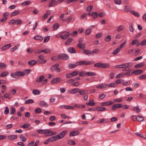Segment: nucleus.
Returning a JSON list of instances; mask_svg holds the SVG:
<instances>
[{
  "instance_id": "20",
  "label": "nucleus",
  "mask_w": 146,
  "mask_h": 146,
  "mask_svg": "<svg viewBox=\"0 0 146 146\" xmlns=\"http://www.w3.org/2000/svg\"><path fill=\"white\" fill-rule=\"evenodd\" d=\"M17 137V135H10L8 136L7 139L8 140H12L16 139Z\"/></svg>"
},
{
  "instance_id": "48",
  "label": "nucleus",
  "mask_w": 146,
  "mask_h": 146,
  "mask_svg": "<svg viewBox=\"0 0 146 146\" xmlns=\"http://www.w3.org/2000/svg\"><path fill=\"white\" fill-rule=\"evenodd\" d=\"M42 111L41 109L39 108H36L35 110V112L36 113H40L42 112Z\"/></svg>"
},
{
  "instance_id": "37",
  "label": "nucleus",
  "mask_w": 146,
  "mask_h": 146,
  "mask_svg": "<svg viewBox=\"0 0 146 146\" xmlns=\"http://www.w3.org/2000/svg\"><path fill=\"white\" fill-rule=\"evenodd\" d=\"M79 90V88H77L72 89L71 90V91L70 92V93L72 94H74L76 93H77L78 92Z\"/></svg>"
},
{
  "instance_id": "7",
  "label": "nucleus",
  "mask_w": 146,
  "mask_h": 146,
  "mask_svg": "<svg viewBox=\"0 0 146 146\" xmlns=\"http://www.w3.org/2000/svg\"><path fill=\"white\" fill-rule=\"evenodd\" d=\"M122 105L121 104H115L112 106V109L113 111L116 110V109L119 108H122Z\"/></svg>"
},
{
  "instance_id": "28",
  "label": "nucleus",
  "mask_w": 146,
  "mask_h": 146,
  "mask_svg": "<svg viewBox=\"0 0 146 146\" xmlns=\"http://www.w3.org/2000/svg\"><path fill=\"white\" fill-rule=\"evenodd\" d=\"M73 39L71 38H68L66 42H65L64 44L65 45H68L71 44L72 41H73Z\"/></svg>"
},
{
  "instance_id": "64",
  "label": "nucleus",
  "mask_w": 146,
  "mask_h": 146,
  "mask_svg": "<svg viewBox=\"0 0 146 146\" xmlns=\"http://www.w3.org/2000/svg\"><path fill=\"white\" fill-rule=\"evenodd\" d=\"M122 99L121 98L115 99L114 100V101L115 102H121Z\"/></svg>"
},
{
  "instance_id": "4",
  "label": "nucleus",
  "mask_w": 146,
  "mask_h": 146,
  "mask_svg": "<svg viewBox=\"0 0 146 146\" xmlns=\"http://www.w3.org/2000/svg\"><path fill=\"white\" fill-rule=\"evenodd\" d=\"M59 56L61 60H66L69 58V56L65 53L60 54Z\"/></svg>"
},
{
  "instance_id": "30",
  "label": "nucleus",
  "mask_w": 146,
  "mask_h": 146,
  "mask_svg": "<svg viewBox=\"0 0 146 146\" xmlns=\"http://www.w3.org/2000/svg\"><path fill=\"white\" fill-rule=\"evenodd\" d=\"M77 46L81 49H84L85 48V45L82 43H79L77 45Z\"/></svg>"
},
{
  "instance_id": "6",
  "label": "nucleus",
  "mask_w": 146,
  "mask_h": 146,
  "mask_svg": "<svg viewBox=\"0 0 146 146\" xmlns=\"http://www.w3.org/2000/svg\"><path fill=\"white\" fill-rule=\"evenodd\" d=\"M61 79L60 77L54 78L51 81V83L52 84H54L60 82Z\"/></svg>"
},
{
  "instance_id": "15",
  "label": "nucleus",
  "mask_w": 146,
  "mask_h": 146,
  "mask_svg": "<svg viewBox=\"0 0 146 146\" xmlns=\"http://www.w3.org/2000/svg\"><path fill=\"white\" fill-rule=\"evenodd\" d=\"M11 46V44H9L4 46L1 48L2 51H5L7 49L9 48Z\"/></svg>"
},
{
  "instance_id": "23",
  "label": "nucleus",
  "mask_w": 146,
  "mask_h": 146,
  "mask_svg": "<svg viewBox=\"0 0 146 146\" xmlns=\"http://www.w3.org/2000/svg\"><path fill=\"white\" fill-rule=\"evenodd\" d=\"M78 92L81 95H84L85 94H87L88 93L87 90H79Z\"/></svg>"
},
{
  "instance_id": "51",
  "label": "nucleus",
  "mask_w": 146,
  "mask_h": 146,
  "mask_svg": "<svg viewBox=\"0 0 146 146\" xmlns=\"http://www.w3.org/2000/svg\"><path fill=\"white\" fill-rule=\"evenodd\" d=\"M79 73L78 71H76L72 72L71 73V76L73 77L78 75Z\"/></svg>"
},
{
  "instance_id": "36",
  "label": "nucleus",
  "mask_w": 146,
  "mask_h": 146,
  "mask_svg": "<svg viewBox=\"0 0 146 146\" xmlns=\"http://www.w3.org/2000/svg\"><path fill=\"white\" fill-rule=\"evenodd\" d=\"M92 16L94 19H96L98 17V14L97 12H93L92 13Z\"/></svg>"
},
{
  "instance_id": "18",
  "label": "nucleus",
  "mask_w": 146,
  "mask_h": 146,
  "mask_svg": "<svg viewBox=\"0 0 146 146\" xmlns=\"http://www.w3.org/2000/svg\"><path fill=\"white\" fill-rule=\"evenodd\" d=\"M131 110L133 111H135L137 113L141 112V110L139 108L138 106H136L133 107L132 109H131Z\"/></svg>"
},
{
  "instance_id": "1",
  "label": "nucleus",
  "mask_w": 146,
  "mask_h": 146,
  "mask_svg": "<svg viewBox=\"0 0 146 146\" xmlns=\"http://www.w3.org/2000/svg\"><path fill=\"white\" fill-rule=\"evenodd\" d=\"M67 132V130H64L58 135H55L50 137L48 139V140L50 142H52L55 141L58 139H62L65 136Z\"/></svg>"
},
{
  "instance_id": "44",
  "label": "nucleus",
  "mask_w": 146,
  "mask_h": 146,
  "mask_svg": "<svg viewBox=\"0 0 146 146\" xmlns=\"http://www.w3.org/2000/svg\"><path fill=\"white\" fill-rule=\"evenodd\" d=\"M32 93L35 95H37L39 94L40 92L39 91L37 90H33Z\"/></svg>"
},
{
  "instance_id": "33",
  "label": "nucleus",
  "mask_w": 146,
  "mask_h": 146,
  "mask_svg": "<svg viewBox=\"0 0 146 146\" xmlns=\"http://www.w3.org/2000/svg\"><path fill=\"white\" fill-rule=\"evenodd\" d=\"M96 110L98 111H103L106 110V108L104 107H97L96 108Z\"/></svg>"
},
{
  "instance_id": "55",
  "label": "nucleus",
  "mask_w": 146,
  "mask_h": 146,
  "mask_svg": "<svg viewBox=\"0 0 146 146\" xmlns=\"http://www.w3.org/2000/svg\"><path fill=\"white\" fill-rule=\"evenodd\" d=\"M11 76L12 77L17 79H19V77H17V75H16V72L15 73H11Z\"/></svg>"
},
{
  "instance_id": "56",
  "label": "nucleus",
  "mask_w": 146,
  "mask_h": 146,
  "mask_svg": "<svg viewBox=\"0 0 146 146\" xmlns=\"http://www.w3.org/2000/svg\"><path fill=\"white\" fill-rule=\"evenodd\" d=\"M139 79L141 80L146 79V74H143L139 76Z\"/></svg>"
},
{
  "instance_id": "34",
  "label": "nucleus",
  "mask_w": 146,
  "mask_h": 146,
  "mask_svg": "<svg viewBox=\"0 0 146 146\" xmlns=\"http://www.w3.org/2000/svg\"><path fill=\"white\" fill-rule=\"evenodd\" d=\"M44 78V76H42L36 79V81L38 82H40L42 81Z\"/></svg>"
},
{
  "instance_id": "60",
  "label": "nucleus",
  "mask_w": 146,
  "mask_h": 146,
  "mask_svg": "<svg viewBox=\"0 0 146 146\" xmlns=\"http://www.w3.org/2000/svg\"><path fill=\"white\" fill-rule=\"evenodd\" d=\"M111 39V37L110 35H108L105 38V40L106 41L109 42Z\"/></svg>"
},
{
  "instance_id": "32",
  "label": "nucleus",
  "mask_w": 146,
  "mask_h": 146,
  "mask_svg": "<svg viewBox=\"0 0 146 146\" xmlns=\"http://www.w3.org/2000/svg\"><path fill=\"white\" fill-rule=\"evenodd\" d=\"M40 52H44L46 54H48L50 52L51 50L49 49L45 48L44 50H40Z\"/></svg>"
},
{
  "instance_id": "46",
  "label": "nucleus",
  "mask_w": 146,
  "mask_h": 146,
  "mask_svg": "<svg viewBox=\"0 0 146 146\" xmlns=\"http://www.w3.org/2000/svg\"><path fill=\"white\" fill-rule=\"evenodd\" d=\"M34 102V101L32 99H28L25 102V104H32Z\"/></svg>"
},
{
  "instance_id": "12",
  "label": "nucleus",
  "mask_w": 146,
  "mask_h": 146,
  "mask_svg": "<svg viewBox=\"0 0 146 146\" xmlns=\"http://www.w3.org/2000/svg\"><path fill=\"white\" fill-rule=\"evenodd\" d=\"M143 72V71L141 70L138 69L133 71L132 74H134L135 75H139L142 74Z\"/></svg>"
},
{
  "instance_id": "19",
  "label": "nucleus",
  "mask_w": 146,
  "mask_h": 146,
  "mask_svg": "<svg viewBox=\"0 0 146 146\" xmlns=\"http://www.w3.org/2000/svg\"><path fill=\"white\" fill-rule=\"evenodd\" d=\"M133 23L132 22H130L129 23V31L131 32H133L134 30L133 27Z\"/></svg>"
},
{
  "instance_id": "11",
  "label": "nucleus",
  "mask_w": 146,
  "mask_h": 146,
  "mask_svg": "<svg viewBox=\"0 0 146 146\" xmlns=\"http://www.w3.org/2000/svg\"><path fill=\"white\" fill-rule=\"evenodd\" d=\"M57 4V2L56 0H51L50 1V4L48 5L49 7H51Z\"/></svg>"
},
{
  "instance_id": "61",
  "label": "nucleus",
  "mask_w": 146,
  "mask_h": 146,
  "mask_svg": "<svg viewBox=\"0 0 146 146\" xmlns=\"http://www.w3.org/2000/svg\"><path fill=\"white\" fill-rule=\"evenodd\" d=\"M50 38V36H47L45 37L44 42L45 43L47 42L49 40Z\"/></svg>"
},
{
  "instance_id": "9",
  "label": "nucleus",
  "mask_w": 146,
  "mask_h": 146,
  "mask_svg": "<svg viewBox=\"0 0 146 146\" xmlns=\"http://www.w3.org/2000/svg\"><path fill=\"white\" fill-rule=\"evenodd\" d=\"M79 133H80L78 131L74 130L70 132L69 134V136H75L78 135Z\"/></svg>"
},
{
  "instance_id": "59",
  "label": "nucleus",
  "mask_w": 146,
  "mask_h": 146,
  "mask_svg": "<svg viewBox=\"0 0 146 146\" xmlns=\"http://www.w3.org/2000/svg\"><path fill=\"white\" fill-rule=\"evenodd\" d=\"M124 76L123 74L121 73L117 74L115 76V78H120L123 77Z\"/></svg>"
},
{
  "instance_id": "58",
  "label": "nucleus",
  "mask_w": 146,
  "mask_h": 146,
  "mask_svg": "<svg viewBox=\"0 0 146 146\" xmlns=\"http://www.w3.org/2000/svg\"><path fill=\"white\" fill-rule=\"evenodd\" d=\"M68 143L69 145L72 144L73 145H75L76 144L75 141L72 140H70L68 142Z\"/></svg>"
},
{
  "instance_id": "2",
  "label": "nucleus",
  "mask_w": 146,
  "mask_h": 146,
  "mask_svg": "<svg viewBox=\"0 0 146 146\" xmlns=\"http://www.w3.org/2000/svg\"><path fill=\"white\" fill-rule=\"evenodd\" d=\"M94 63V61L92 60L88 62H86L85 60L80 61L76 62V64L78 66L82 65L87 66L90 64H93Z\"/></svg>"
},
{
  "instance_id": "54",
  "label": "nucleus",
  "mask_w": 146,
  "mask_h": 146,
  "mask_svg": "<svg viewBox=\"0 0 146 146\" xmlns=\"http://www.w3.org/2000/svg\"><path fill=\"white\" fill-rule=\"evenodd\" d=\"M5 110L4 111V113L5 115H7L9 113V110L8 107H6L5 108Z\"/></svg>"
},
{
  "instance_id": "8",
  "label": "nucleus",
  "mask_w": 146,
  "mask_h": 146,
  "mask_svg": "<svg viewBox=\"0 0 146 146\" xmlns=\"http://www.w3.org/2000/svg\"><path fill=\"white\" fill-rule=\"evenodd\" d=\"M114 103L111 101H107L101 103V106H106L108 105H112Z\"/></svg>"
},
{
  "instance_id": "40",
  "label": "nucleus",
  "mask_w": 146,
  "mask_h": 146,
  "mask_svg": "<svg viewBox=\"0 0 146 146\" xmlns=\"http://www.w3.org/2000/svg\"><path fill=\"white\" fill-rule=\"evenodd\" d=\"M144 65V64L143 63H141L135 65L134 66V68H137L141 67L143 66Z\"/></svg>"
},
{
  "instance_id": "3",
  "label": "nucleus",
  "mask_w": 146,
  "mask_h": 146,
  "mask_svg": "<svg viewBox=\"0 0 146 146\" xmlns=\"http://www.w3.org/2000/svg\"><path fill=\"white\" fill-rule=\"evenodd\" d=\"M110 66V64L108 63H102L101 62L95 64L94 66L96 67H99L100 68H108Z\"/></svg>"
},
{
  "instance_id": "13",
  "label": "nucleus",
  "mask_w": 146,
  "mask_h": 146,
  "mask_svg": "<svg viewBox=\"0 0 146 146\" xmlns=\"http://www.w3.org/2000/svg\"><path fill=\"white\" fill-rule=\"evenodd\" d=\"M84 73H85V75L88 76H95L97 75V74L96 73L92 72H86L84 71Z\"/></svg>"
},
{
  "instance_id": "62",
  "label": "nucleus",
  "mask_w": 146,
  "mask_h": 146,
  "mask_svg": "<svg viewBox=\"0 0 146 146\" xmlns=\"http://www.w3.org/2000/svg\"><path fill=\"white\" fill-rule=\"evenodd\" d=\"M15 24L19 25L21 24L22 23V21L21 20L19 19H17L15 20Z\"/></svg>"
},
{
  "instance_id": "27",
  "label": "nucleus",
  "mask_w": 146,
  "mask_h": 146,
  "mask_svg": "<svg viewBox=\"0 0 146 146\" xmlns=\"http://www.w3.org/2000/svg\"><path fill=\"white\" fill-rule=\"evenodd\" d=\"M122 67L123 68H128L129 67L131 66L133 64L132 63H126L122 64Z\"/></svg>"
},
{
  "instance_id": "21",
  "label": "nucleus",
  "mask_w": 146,
  "mask_h": 146,
  "mask_svg": "<svg viewBox=\"0 0 146 146\" xmlns=\"http://www.w3.org/2000/svg\"><path fill=\"white\" fill-rule=\"evenodd\" d=\"M16 72L17 77L19 76H24L25 75V73L23 72L17 71Z\"/></svg>"
},
{
  "instance_id": "50",
  "label": "nucleus",
  "mask_w": 146,
  "mask_h": 146,
  "mask_svg": "<svg viewBox=\"0 0 146 146\" xmlns=\"http://www.w3.org/2000/svg\"><path fill=\"white\" fill-rule=\"evenodd\" d=\"M31 3V2L30 1H27L23 2L22 5L24 6L27 5Z\"/></svg>"
},
{
  "instance_id": "42",
  "label": "nucleus",
  "mask_w": 146,
  "mask_h": 146,
  "mask_svg": "<svg viewBox=\"0 0 146 146\" xmlns=\"http://www.w3.org/2000/svg\"><path fill=\"white\" fill-rule=\"evenodd\" d=\"M130 12L133 15H134L136 17H139L140 16L139 14L137 12H135L134 11H130Z\"/></svg>"
},
{
  "instance_id": "49",
  "label": "nucleus",
  "mask_w": 146,
  "mask_h": 146,
  "mask_svg": "<svg viewBox=\"0 0 146 146\" xmlns=\"http://www.w3.org/2000/svg\"><path fill=\"white\" fill-rule=\"evenodd\" d=\"M20 138L21 140L23 142H25L26 141V138L23 135L21 134L20 135Z\"/></svg>"
},
{
  "instance_id": "14",
  "label": "nucleus",
  "mask_w": 146,
  "mask_h": 146,
  "mask_svg": "<svg viewBox=\"0 0 146 146\" xmlns=\"http://www.w3.org/2000/svg\"><path fill=\"white\" fill-rule=\"evenodd\" d=\"M67 51L71 53H76V50L73 47H70L67 49Z\"/></svg>"
},
{
  "instance_id": "47",
  "label": "nucleus",
  "mask_w": 146,
  "mask_h": 146,
  "mask_svg": "<svg viewBox=\"0 0 146 146\" xmlns=\"http://www.w3.org/2000/svg\"><path fill=\"white\" fill-rule=\"evenodd\" d=\"M68 65L69 68H74L76 67L77 65L73 64H69Z\"/></svg>"
},
{
  "instance_id": "31",
  "label": "nucleus",
  "mask_w": 146,
  "mask_h": 146,
  "mask_svg": "<svg viewBox=\"0 0 146 146\" xmlns=\"http://www.w3.org/2000/svg\"><path fill=\"white\" fill-rule=\"evenodd\" d=\"M136 120L139 121H142L144 120V118L141 116L137 115L136 116Z\"/></svg>"
},
{
  "instance_id": "26",
  "label": "nucleus",
  "mask_w": 146,
  "mask_h": 146,
  "mask_svg": "<svg viewBox=\"0 0 146 146\" xmlns=\"http://www.w3.org/2000/svg\"><path fill=\"white\" fill-rule=\"evenodd\" d=\"M33 38L35 40H42L43 39V37L40 36L36 35Z\"/></svg>"
},
{
  "instance_id": "52",
  "label": "nucleus",
  "mask_w": 146,
  "mask_h": 146,
  "mask_svg": "<svg viewBox=\"0 0 146 146\" xmlns=\"http://www.w3.org/2000/svg\"><path fill=\"white\" fill-rule=\"evenodd\" d=\"M9 73L7 72H3L2 73L1 75L0 76L2 77H5Z\"/></svg>"
},
{
  "instance_id": "17",
  "label": "nucleus",
  "mask_w": 146,
  "mask_h": 146,
  "mask_svg": "<svg viewBox=\"0 0 146 146\" xmlns=\"http://www.w3.org/2000/svg\"><path fill=\"white\" fill-rule=\"evenodd\" d=\"M39 104L40 106L45 108H47L48 106L47 103L44 101H40Z\"/></svg>"
},
{
  "instance_id": "29",
  "label": "nucleus",
  "mask_w": 146,
  "mask_h": 146,
  "mask_svg": "<svg viewBox=\"0 0 146 146\" xmlns=\"http://www.w3.org/2000/svg\"><path fill=\"white\" fill-rule=\"evenodd\" d=\"M107 85L105 84H101L96 86V88L99 89H102L106 88V87Z\"/></svg>"
},
{
  "instance_id": "5",
  "label": "nucleus",
  "mask_w": 146,
  "mask_h": 146,
  "mask_svg": "<svg viewBox=\"0 0 146 146\" xmlns=\"http://www.w3.org/2000/svg\"><path fill=\"white\" fill-rule=\"evenodd\" d=\"M38 58L39 60H38V61L40 64H44L46 62V60L44 59V56L42 55H40L38 56Z\"/></svg>"
},
{
  "instance_id": "43",
  "label": "nucleus",
  "mask_w": 146,
  "mask_h": 146,
  "mask_svg": "<svg viewBox=\"0 0 146 146\" xmlns=\"http://www.w3.org/2000/svg\"><path fill=\"white\" fill-rule=\"evenodd\" d=\"M7 65L3 63H0V69L4 68L6 67Z\"/></svg>"
},
{
  "instance_id": "63",
  "label": "nucleus",
  "mask_w": 146,
  "mask_h": 146,
  "mask_svg": "<svg viewBox=\"0 0 146 146\" xmlns=\"http://www.w3.org/2000/svg\"><path fill=\"white\" fill-rule=\"evenodd\" d=\"M29 126V124L28 123L25 124L21 126V127H23L24 128H26L28 127Z\"/></svg>"
},
{
  "instance_id": "57",
  "label": "nucleus",
  "mask_w": 146,
  "mask_h": 146,
  "mask_svg": "<svg viewBox=\"0 0 146 146\" xmlns=\"http://www.w3.org/2000/svg\"><path fill=\"white\" fill-rule=\"evenodd\" d=\"M59 27V25L58 23L55 24L53 26V28L54 30H56Z\"/></svg>"
},
{
  "instance_id": "22",
  "label": "nucleus",
  "mask_w": 146,
  "mask_h": 146,
  "mask_svg": "<svg viewBox=\"0 0 146 146\" xmlns=\"http://www.w3.org/2000/svg\"><path fill=\"white\" fill-rule=\"evenodd\" d=\"M59 64H54L51 67V69L52 71H53L54 70L56 71L59 67Z\"/></svg>"
},
{
  "instance_id": "41",
  "label": "nucleus",
  "mask_w": 146,
  "mask_h": 146,
  "mask_svg": "<svg viewBox=\"0 0 146 146\" xmlns=\"http://www.w3.org/2000/svg\"><path fill=\"white\" fill-rule=\"evenodd\" d=\"M20 12L19 10H16L14 12H12L11 14V15L12 16H15L17 15L20 13Z\"/></svg>"
},
{
  "instance_id": "38",
  "label": "nucleus",
  "mask_w": 146,
  "mask_h": 146,
  "mask_svg": "<svg viewBox=\"0 0 146 146\" xmlns=\"http://www.w3.org/2000/svg\"><path fill=\"white\" fill-rule=\"evenodd\" d=\"M135 134L136 135L144 139H146V138L144 137V135L143 134H141L139 132H135Z\"/></svg>"
},
{
  "instance_id": "10",
  "label": "nucleus",
  "mask_w": 146,
  "mask_h": 146,
  "mask_svg": "<svg viewBox=\"0 0 146 146\" xmlns=\"http://www.w3.org/2000/svg\"><path fill=\"white\" fill-rule=\"evenodd\" d=\"M63 33V32H62V33L60 34V36L61 38L63 39H66L70 36V34L69 32H67L66 33V34L64 35H61V34Z\"/></svg>"
},
{
  "instance_id": "39",
  "label": "nucleus",
  "mask_w": 146,
  "mask_h": 146,
  "mask_svg": "<svg viewBox=\"0 0 146 146\" xmlns=\"http://www.w3.org/2000/svg\"><path fill=\"white\" fill-rule=\"evenodd\" d=\"M120 50V48H119V47L117 48L113 51L112 54L113 55H115L117 54L119 52Z\"/></svg>"
},
{
  "instance_id": "35",
  "label": "nucleus",
  "mask_w": 146,
  "mask_h": 146,
  "mask_svg": "<svg viewBox=\"0 0 146 146\" xmlns=\"http://www.w3.org/2000/svg\"><path fill=\"white\" fill-rule=\"evenodd\" d=\"M16 112V110L15 108L13 107H12L11 108L10 114L13 115Z\"/></svg>"
},
{
  "instance_id": "45",
  "label": "nucleus",
  "mask_w": 146,
  "mask_h": 146,
  "mask_svg": "<svg viewBox=\"0 0 146 146\" xmlns=\"http://www.w3.org/2000/svg\"><path fill=\"white\" fill-rule=\"evenodd\" d=\"M74 106L75 107L78 108H84L85 107L84 105H79L77 104H75Z\"/></svg>"
},
{
  "instance_id": "25",
  "label": "nucleus",
  "mask_w": 146,
  "mask_h": 146,
  "mask_svg": "<svg viewBox=\"0 0 146 146\" xmlns=\"http://www.w3.org/2000/svg\"><path fill=\"white\" fill-rule=\"evenodd\" d=\"M37 62L35 60H31L29 61L28 62V64L30 66H33L36 64Z\"/></svg>"
},
{
  "instance_id": "16",
  "label": "nucleus",
  "mask_w": 146,
  "mask_h": 146,
  "mask_svg": "<svg viewBox=\"0 0 146 146\" xmlns=\"http://www.w3.org/2000/svg\"><path fill=\"white\" fill-rule=\"evenodd\" d=\"M37 132L40 133H46L50 132V131L48 130L38 129L37 130Z\"/></svg>"
},
{
  "instance_id": "24",
  "label": "nucleus",
  "mask_w": 146,
  "mask_h": 146,
  "mask_svg": "<svg viewBox=\"0 0 146 146\" xmlns=\"http://www.w3.org/2000/svg\"><path fill=\"white\" fill-rule=\"evenodd\" d=\"M94 101V100H90L89 102L86 103V104L88 106H94L96 104V103L95 102H93Z\"/></svg>"
},
{
  "instance_id": "53",
  "label": "nucleus",
  "mask_w": 146,
  "mask_h": 146,
  "mask_svg": "<svg viewBox=\"0 0 146 146\" xmlns=\"http://www.w3.org/2000/svg\"><path fill=\"white\" fill-rule=\"evenodd\" d=\"M84 53L86 55H88L91 54L90 51L86 49H84L83 50Z\"/></svg>"
}]
</instances>
